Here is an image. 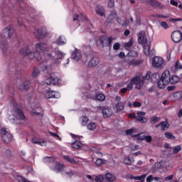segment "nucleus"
<instances>
[{
	"label": "nucleus",
	"mask_w": 182,
	"mask_h": 182,
	"mask_svg": "<svg viewBox=\"0 0 182 182\" xmlns=\"http://www.w3.org/2000/svg\"><path fill=\"white\" fill-rule=\"evenodd\" d=\"M34 35L40 39H43V38H46V36H48V30L45 28L36 29L34 31Z\"/></svg>",
	"instance_id": "10"
},
{
	"label": "nucleus",
	"mask_w": 182,
	"mask_h": 182,
	"mask_svg": "<svg viewBox=\"0 0 182 182\" xmlns=\"http://www.w3.org/2000/svg\"><path fill=\"white\" fill-rule=\"evenodd\" d=\"M144 46V53L145 55H146V56H150V53H151V51H150V49H151V47H150V43H148L145 45H143Z\"/></svg>",
	"instance_id": "29"
},
{
	"label": "nucleus",
	"mask_w": 182,
	"mask_h": 182,
	"mask_svg": "<svg viewBox=\"0 0 182 182\" xmlns=\"http://www.w3.org/2000/svg\"><path fill=\"white\" fill-rule=\"evenodd\" d=\"M105 178L106 181H108V182L116 181V176H114L113 173H106L105 176Z\"/></svg>",
	"instance_id": "23"
},
{
	"label": "nucleus",
	"mask_w": 182,
	"mask_h": 182,
	"mask_svg": "<svg viewBox=\"0 0 182 182\" xmlns=\"http://www.w3.org/2000/svg\"><path fill=\"white\" fill-rule=\"evenodd\" d=\"M133 106H134V107H141V102H138V101H135L133 103Z\"/></svg>",
	"instance_id": "61"
},
{
	"label": "nucleus",
	"mask_w": 182,
	"mask_h": 182,
	"mask_svg": "<svg viewBox=\"0 0 182 182\" xmlns=\"http://www.w3.org/2000/svg\"><path fill=\"white\" fill-rule=\"evenodd\" d=\"M132 137H134L136 140H145L146 139V134L144 132L139 133L138 134H132Z\"/></svg>",
	"instance_id": "27"
},
{
	"label": "nucleus",
	"mask_w": 182,
	"mask_h": 182,
	"mask_svg": "<svg viewBox=\"0 0 182 182\" xmlns=\"http://www.w3.org/2000/svg\"><path fill=\"white\" fill-rule=\"evenodd\" d=\"M72 146H73V149H80V147H82V144H81L80 141H75V142L73 143Z\"/></svg>",
	"instance_id": "42"
},
{
	"label": "nucleus",
	"mask_w": 182,
	"mask_h": 182,
	"mask_svg": "<svg viewBox=\"0 0 182 182\" xmlns=\"http://www.w3.org/2000/svg\"><path fill=\"white\" fill-rule=\"evenodd\" d=\"M132 83H134V85H136V89L140 90V89L143 87V85H144V80H143L141 76H136L132 79Z\"/></svg>",
	"instance_id": "7"
},
{
	"label": "nucleus",
	"mask_w": 182,
	"mask_h": 182,
	"mask_svg": "<svg viewBox=\"0 0 182 182\" xmlns=\"http://www.w3.org/2000/svg\"><path fill=\"white\" fill-rule=\"evenodd\" d=\"M103 176L102 175H99L95 176V180L96 182H102L103 181Z\"/></svg>",
	"instance_id": "49"
},
{
	"label": "nucleus",
	"mask_w": 182,
	"mask_h": 182,
	"mask_svg": "<svg viewBox=\"0 0 182 182\" xmlns=\"http://www.w3.org/2000/svg\"><path fill=\"white\" fill-rule=\"evenodd\" d=\"M146 177H147V175L144 174L141 176H131V178L134 180H139L141 182H144V178H146Z\"/></svg>",
	"instance_id": "38"
},
{
	"label": "nucleus",
	"mask_w": 182,
	"mask_h": 182,
	"mask_svg": "<svg viewBox=\"0 0 182 182\" xmlns=\"http://www.w3.org/2000/svg\"><path fill=\"white\" fill-rule=\"evenodd\" d=\"M174 68L176 70V72L178 70V69H180V70L182 69V64H181V63H180V60H177L175 62Z\"/></svg>",
	"instance_id": "43"
},
{
	"label": "nucleus",
	"mask_w": 182,
	"mask_h": 182,
	"mask_svg": "<svg viewBox=\"0 0 182 182\" xmlns=\"http://www.w3.org/2000/svg\"><path fill=\"white\" fill-rule=\"evenodd\" d=\"M161 127V130L166 131L170 127V124H168L167 122H161L156 125V127Z\"/></svg>",
	"instance_id": "22"
},
{
	"label": "nucleus",
	"mask_w": 182,
	"mask_h": 182,
	"mask_svg": "<svg viewBox=\"0 0 182 182\" xmlns=\"http://www.w3.org/2000/svg\"><path fill=\"white\" fill-rule=\"evenodd\" d=\"M81 126H87L89 122V117L87 116H82L79 119Z\"/></svg>",
	"instance_id": "25"
},
{
	"label": "nucleus",
	"mask_w": 182,
	"mask_h": 182,
	"mask_svg": "<svg viewBox=\"0 0 182 182\" xmlns=\"http://www.w3.org/2000/svg\"><path fill=\"white\" fill-rule=\"evenodd\" d=\"M129 55L132 56L133 58H136L137 56V52L136 51H129Z\"/></svg>",
	"instance_id": "64"
},
{
	"label": "nucleus",
	"mask_w": 182,
	"mask_h": 182,
	"mask_svg": "<svg viewBox=\"0 0 182 182\" xmlns=\"http://www.w3.org/2000/svg\"><path fill=\"white\" fill-rule=\"evenodd\" d=\"M152 66L156 69H163L166 66V60L161 57L154 56L152 59Z\"/></svg>",
	"instance_id": "4"
},
{
	"label": "nucleus",
	"mask_w": 182,
	"mask_h": 182,
	"mask_svg": "<svg viewBox=\"0 0 182 182\" xmlns=\"http://www.w3.org/2000/svg\"><path fill=\"white\" fill-rule=\"evenodd\" d=\"M160 25L162 28L164 29H168V25H167V23L166 21H162L160 23Z\"/></svg>",
	"instance_id": "55"
},
{
	"label": "nucleus",
	"mask_w": 182,
	"mask_h": 182,
	"mask_svg": "<svg viewBox=\"0 0 182 182\" xmlns=\"http://www.w3.org/2000/svg\"><path fill=\"white\" fill-rule=\"evenodd\" d=\"M21 53H23V55H31V53H32V48L31 47H27L25 49H23Z\"/></svg>",
	"instance_id": "40"
},
{
	"label": "nucleus",
	"mask_w": 182,
	"mask_h": 182,
	"mask_svg": "<svg viewBox=\"0 0 182 182\" xmlns=\"http://www.w3.org/2000/svg\"><path fill=\"white\" fill-rule=\"evenodd\" d=\"M178 82H180V77L177 75H173L170 78L169 83H171V85H176V83H178Z\"/></svg>",
	"instance_id": "33"
},
{
	"label": "nucleus",
	"mask_w": 182,
	"mask_h": 182,
	"mask_svg": "<svg viewBox=\"0 0 182 182\" xmlns=\"http://www.w3.org/2000/svg\"><path fill=\"white\" fill-rule=\"evenodd\" d=\"M49 134H50V136H52L53 137H57L58 139L62 141V138H60V136H59V135H58V134L53 133V132H49Z\"/></svg>",
	"instance_id": "62"
},
{
	"label": "nucleus",
	"mask_w": 182,
	"mask_h": 182,
	"mask_svg": "<svg viewBox=\"0 0 182 182\" xmlns=\"http://www.w3.org/2000/svg\"><path fill=\"white\" fill-rule=\"evenodd\" d=\"M3 33L5 36V38H12V35L15 33V31H14V28L11 27H7L3 31Z\"/></svg>",
	"instance_id": "16"
},
{
	"label": "nucleus",
	"mask_w": 182,
	"mask_h": 182,
	"mask_svg": "<svg viewBox=\"0 0 182 182\" xmlns=\"http://www.w3.org/2000/svg\"><path fill=\"white\" fill-rule=\"evenodd\" d=\"M55 43H57V45H59V46L66 45V38H65V37L60 36L56 40Z\"/></svg>",
	"instance_id": "28"
},
{
	"label": "nucleus",
	"mask_w": 182,
	"mask_h": 182,
	"mask_svg": "<svg viewBox=\"0 0 182 182\" xmlns=\"http://www.w3.org/2000/svg\"><path fill=\"white\" fill-rule=\"evenodd\" d=\"M64 159L65 160H66V161H68L74 166H77V164H79V162H77V161L75 160L73 158L70 157L69 156H65Z\"/></svg>",
	"instance_id": "30"
},
{
	"label": "nucleus",
	"mask_w": 182,
	"mask_h": 182,
	"mask_svg": "<svg viewBox=\"0 0 182 182\" xmlns=\"http://www.w3.org/2000/svg\"><path fill=\"white\" fill-rule=\"evenodd\" d=\"M59 83V78L58 77H50L47 78L44 82L43 85H58Z\"/></svg>",
	"instance_id": "12"
},
{
	"label": "nucleus",
	"mask_w": 182,
	"mask_h": 182,
	"mask_svg": "<svg viewBox=\"0 0 182 182\" xmlns=\"http://www.w3.org/2000/svg\"><path fill=\"white\" fill-rule=\"evenodd\" d=\"M39 73H40L39 69L35 68L32 73L33 77H36V76H38V75H39Z\"/></svg>",
	"instance_id": "53"
},
{
	"label": "nucleus",
	"mask_w": 182,
	"mask_h": 182,
	"mask_svg": "<svg viewBox=\"0 0 182 182\" xmlns=\"http://www.w3.org/2000/svg\"><path fill=\"white\" fill-rule=\"evenodd\" d=\"M100 63V58L97 56H94L90 58L89 63H88V66L90 68H95V66H97Z\"/></svg>",
	"instance_id": "13"
},
{
	"label": "nucleus",
	"mask_w": 182,
	"mask_h": 182,
	"mask_svg": "<svg viewBox=\"0 0 182 182\" xmlns=\"http://www.w3.org/2000/svg\"><path fill=\"white\" fill-rule=\"evenodd\" d=\"M66 176H68V177H72V176H75V174H76V173H75L73 171H69L65 172Z\"/></svg>",
	"instance_id": "58"
},
{
	"label": "nucleus",
	"mask_w": 182,
	"mask_h": 182,
	"mask_svg": "<svg viewBox=\"0 0 182 182\" xmlns=\"http://www.w3.org/2000/svg\"><path fill=\"white\" fill-rule=\"evenodd\" d=\"M138 43L139 45H147L149 43V40H147V34L146 31H140L138 36Z\"/></svg>",
	"instance_id": "8"
},
{
	"label": "nucleus",
	"mask_w": 182,
	"mask_h": 182,
	"mask_svg": "<svg viewBox=\"0 0 182 182\" xmlns=\"http://www.w3.org/2000/svg\"><path fill=\"white\" fill-rule=\"evenodd\" d=\"M54 164H55L54 170L57 173H59V171H62V170H63V165L58 163H54Z\"/></svg>",
	"instance_id": "36"
},
{
	"label": "nucleus",
	"mask_w": 182,
	"mask_h": 182,
	"mask_svg": "<svg viewBox=\"0 0 182 182\" xmlns=\"http://www.w3.org/2000/svg\"><path fill=\"white\" fill-rule=\"evenodd\" d=\"M0 45L1 46V48L6 45V39H5V38L0 37Z\"/></svg>",
	"instance_id": "52"
},
{
	"label": "nucleus",
	"mask_w": 182,
	"mask_h": 182,
	"mask_svg": "<svg viewBox=\"0 0 182 182\" xmlns=\"http://www.w3.org/2000/svg\"><path fill=\"white\" fill-rule=\"evenodd\" d=\"M109 8H113L114 6V0H108Z\"/></svg>",
	"instance_id": "56"
},
{
	"label": "nucleus",
	"mask_w": 182,
	"mask_h": 182,
	"mask_svg": "<svg viewBox=\"0 0 182 182\" xmlns=\"http://www.w3.org/2000/svg\"><path fill=\"white\" fill-rule=\"evenodd\" d=\"M150 73H146L145 75L141 76V77H143V80H149L150 79Z\"/></svg>",
	"instance_id": "54"
},
{
	"label": "nucleus",
	"mask_w": 182,
	"mask_h": 182,
	"mask_svg": "<svg viewBox=\"0 0 182 182\" xmlns=\"http://www.w3.org/2000/svg\"><path fill=\"white\" fill-rule=\"evenodd\" d=\"M96 14H97V15H100V16H105V8H103L102 6H97L96 9Z\"/></svg>",
	"instance_id": "31"
},
{
	"label": "nucleus",
	"mask_w": 182,
	"mask_h": 182,
	"mask_svg": "<svg viewBox=\"0 0 182 182\" xmlns=\"http://www.w3.org/2000/svg\"><path fill=\"white\" fill-rule=\"evenodd\" d=\"M43 95L46 99H59L60 94L58 92L47 90L43 92Z\"/></svg>",
	"instance_id": "6"
},
{
	"label": "nucleus",
	"mask_w": 182,
	"mask_h": 182,
	"mask_svg": "<svg viewBox=\"0 0 182 182\" xmlns=\"http://www.w3.org/2000/svg\"><path fill=\"white\" fill-rule=\"evenodd\" d=\"M102 114L105 118L110 117V116L113 114V110L112 109V108H104L102 109Z\"/></svg>",
	"instance_id": "20"
},
{
	"label": "nucleus",
	"mask_w": 182,
	"mask_h": 182,
	"mask_svg": "<svg viewBox=\"0 0 182 182\" xmlns=\"http://www.w3.org/2000/svg\"><path fill=\"white\" fill-rule=\"evenodd\" d=\"M107 21L109 23L117 22V14H116L115 12L111 13L110 15L107 17Z\"/></svg>",
	"instance_id": "18"
},
{
	"label": "nucleus",
	"mask_w": 182,
	"mask_h": 182,
	"mask_svg": "<svg viewBox=\"0 0 182 182\" xmlns=\"http://www.w3.org/2000/svg\"><path fill=\"white\" fill-rule=\"evenodd\" d=\"M133 46V38H131L129 42L125 43L124 46L127 50H130L132 46Z\"/></svg>",
	"instance_id": "35"
},
{
	"label": "nucleus",
	"mask_w": 182,
	"mask_h": 182,
	"mask_svg": "<svg viewBox=\"0 0 182 182\" xmlns=\"http://www.w3.org/2000/svg\"><path fill=\"white\" fill-rule=\"evenodd\" d=\"M126 134L127 135H132V137H133V134H134V133H137V129H134V128H132V129H127L126 130L125 132Z\"/></svg>",
	"instance_id": "41"
},
{
	"label": "nucleus",
	"mask_w": 182,
	"mask_h": 182,
	"mask_svg": "<svg viewBox=\"0 0 182 182\" xmlns=\"http://www.w3.org/2000/svg\"><path fill=\"white\" fill-rule=\"evenodd\" d=\"M160 121V118L157 117H153L151 119V123H157V122H159Z\"/></svg>",
	"instance_id": "57"
},
{
	"label": "nucleus",
	"mask_w": 182,
	"mask_h": 182,
	"mask_svg": "<svg viewBox=\"0 0 182 182\" xmlns=\"http://www.w3.org/2000/svg\"><path fill=\"white\" fill-rule=\"evenodd\" d=\"M115 100L117 102L114 106V110H116L117 113L119 112H123L124 110V106H126V101H121L122 97L116 96Z\"/></svg>",
	"instance_id": "5"
},
{
	"label": "nucleus",
	"mask_w": 182,
	"mask_h": 182,
	"mask_svg": "<svg viewBox=\"0 0 182 182\" xmlns=\"http://www.w3.org/2000/svg\"><path fill=\"white\" fill-rule=\"evenodd\" d=\"M35 48L36 49H40V50H43V52H48L49 50V47L45 43H36L35 45Z\"/></svg>",
	"instance_id": "17"
},
{
	"label": "nucleus",
	"mask_w": 182,
	"mask_h": 182,
	"mask_svg": "<svg viewBox=\"0 0 182 182\" xmlns=\"http://www.w3.org/2000/svg\"><path fill=\"white\" fill-rule=\"evenodd\" d=\"M106 41H107V37H105V36H101L99 38V42H100V45H102V46H105Z\"/></svg>",
	"instance_id": "45"
},
{
	"label": "nucleus",
	"mask_w": 182,
	"mask_h": 182,
	"mask_svg": "<svg viewBox=\"0 0 182 182\" xmlns=\"http://www.w3.org/2000/svg\"><path fill=\"white\" fill-rule=\"evenodd\" d=\"M112 41H113V38L112 37H109V38L107 37V41H106L105 46H110V45H112Z\"/></svg>",
	"instance_id": "50"
},
{
	"label": "nucleus",
	"mask_w": 182,
	"mask_h": 182,
	"mask_svg": "<svg viewBox=\"0 0 182 182\" xmlns=\"http://www.w3.org/2000/svg\"><path fill=\"white\" fill-rule=\"evenodd\" d=\"M73 21H78L79 22L82 21H87V18L86 16L83 14H80V15H75V16L73 18Z\"/></svg>",
	"instance_id": "26"
},
{
	"label": "nucleus",
	"mask_w": 182,
	"mask_h": 182,
	"mask_svg": "<svg viewBox=\"0 0 182 182\" xmlns=\"http://www.w3.org/2000/svg\"><path fill=\"white\" fill-rule=\"evenodd\" d=\"M71 58L73 60L77 62L82 59V53H80L77 48H75L74 51L71 54Z\"/></svg>",
	"instance_id": "14"
},
{
	"label": "nucleus",
	"mask_w": 182,
	"mask_h": 182,
	"mask_svg": "<svg viewBox=\"0 0 182 182\" xmlns=\"http://www.w3.org/2000/svg\"><path fill=\"white\" fill-rule=\"evenodd\" d=\"M32 143H33V144H38L39 146H46L48 144L46 141L43 139H38L36 138L32 139Z\"/></svg>",
	"instance_id": "21"
},
{
	"label": "nucleus",
	"mask_w": 182,
	"mask_h": 182,
	"mask_svg": "<svg viewBox=\"0 0 182 182\" xmlns=\"http://www.w3.org/2000/svg\"><path fill=\"white\" fill-rule=\"evenodd\" d=\"M177 95H178V100H182V91H179V92H175V93L173 94V97H174L175 99H177Z\"/></svg>",
	"instance_id": "47"
},
{
	"label": "nucleus",
	"mask_w": 182,
	"mask_h": 182,
	"mask_svg": "<svg viewBox=\"0 0 182 182\" xmlns=\"http://www.w3.org/2000/svg\"><path fill=\"white\" fill-rule=\"evenodd\" d=\"M17 181L18 182H30L29 181H28V179H26L22 176H17Z\"/></svg>",
	"instance_id": "51"
},
{
	"label": "nucleus",
	"mask_w": 182,
	"mask_h": 182,
	"mask_svg": "<svg viewBox=\"0 0 182 182\" xmlns=\"http://www.w3.org/2000/svg\"><path fill=\"white\" fill-rule=\"evenodd\" d=\"M55 53V57L53 56V54L50 53H46L44 54V58L46 60H53V63L58 65V63H60V59L64 58L66 53L59 50H56Z\"/></svg>",
	"instance_id": "2"
},
{
	"label": "nucleus",
	"mask_w": 182,
	"mask_h": 182,
	"mask_svg": "<svg viewBox=\"0 0 182 182\" xmlns=\"http://www.w3.org/2000/svg\"><path fill=\"white\" fill-rule=\"evenodd\" d=\"M96 127H97V124L95 122H90L87 124V129L90 131H95L96 130Z\"/></svg>",
	"instance_id": "32"
},
{
	"label": "nucleus",
	"mask_w": 182,
	"mask_h": 182,
	"mask_svg": "<svg viewBox=\"0 0 182 182\" xmlns=\"http://www.w3.org/2000/svg\"><path fill=\"white\" fill-rule=\"evenodd\" d=\"M134 163V158L132 156H127L124 159V164L128 166H132Z\"/></svg>",
	"instance_id": "24"
},
{
	"label": "nucleus",
	"mask_w": 182,
	"mask_h": 182,
	"mask_svg": "<svg viewBox=\"0 0 182 182\" xmlns=\"http://www.w3.org/2000/svg\"><path fill=\"white\" fill-rule=\"evenodd\" d=\"M170 71L168 70H164L161 74V79L158 82V87L159 89H164L170 83Z\"/></svg>",
	"instance_id": "3"
},
{
	"label": "nucleus",
	"mask_w": 182,
	"mask_h": 182,
	"mask_svg": "<svg viewBox=\"0 0 182 182\" xmlns=\"http://www.w3.org/2000/svg\"><path fill=\"white\" fill-rule=\"evenodd\" d=\"M180 150H181V146H176L174 149H173V153L175 154H176L177 153H178V151H180Z\"/></svg>",
	"instance_id": "60"
},
{
	"label": "nucleus",
	"mask_w": 182,
	"mask_h": 182,
	"mask_svg": "<svg viewBox=\"0 0 182 182\" xmlns=\"http://www.w3.org/2000/svg\"><path fill=\"white\" fill-rule=\"evenodd\" d=\"M13 106L14 107L13 114L9 116V120L16 124H22V122L26 119L25 114H23L22 109L18 107L15 102H13Z\"/></svg>",
	"instance_id": "1"
},
{
	"label": "nucleus",
	"mask_w": 182,
	"mask_h": 182,
	"mask_svg": "<svg viewBox=\"0 0 182 182\" xmlns=\"http://www.w3.org/2000/svg\"><path fill=\"white\" fill-rule=\"evenodd\" d=\"M31 83L28 81H26L19 85L18 89L21 92H25L29 89Z\"/></svg>",
	"instance_id": "19"
},
{
	"label": "nucleus",
	"mask_w": 182,
	"mask_h": 182,
	"mask_svg": "<svg viewBox=\"0 0 182 182\" xmlns=\"http://www.w3.org/2000/svg\"><path fill=\"white\" fill-rule=\"evenodd\" d=\"M171 39L173 42L178 43L182 39V33L180 31H174L171 34Z\"/></svg>",
	"instance_id": "11"
},
{
	"label": "nucleus",
	"mask_w": 182,
	"mask_h": 182,
	"mask_svg": "<svg viewBox=\"0 0 182 182\" xmlns=\"http://www.w3.org/2000/svg\"><path fill=\"white\" fill-rule=\"evenodd\" d=\"M105 163H106V160L102 159H98L95 161L97 166H102V164H105Z\"/></svg>",
	"instance_id": "46"
},
{
	"label": "nucleus",
	"mask_w": 182,
	"mask_h": 182,
	"mask_svg": "<svg viewBox=\"0 0 182 182\" xmlns=\"http://www.w3.org/2000/svg\"><path fill=\"white\" fill-rule=\"evenodd\" d=\"M165 137H166V139H176V137H174V136L173 135V133L171 132H166Z\"/></svg>",
	"instance_id": "48"
},
{
	"label": "nucleus",
	"mask_w": 182,
	"mask_h": 182,
	"mask_svg": "<svg viewBox=\"0 0 182 182\" xmlns=\"http://www.w3.org/2000/svg\"><path fill=\"white\" fill-rule=\"evenodd\" d=\"M33 55L37 60H42V55H41V53L38 50L33 52Z\"/></svg>",
	"instance_id": "44"
},
{
	"label": "nucleus",
	"mask_w": 182,
	"mask_h": 182,
	"mask_svg": "<svg viewBox=\"0 0 182 182\" xmlns=\"http://www.w3.org/2000/svg\"><path fill=\"white\" fill-rule=\"evenodd\" d=\"M95 99L96 100H98V102H104V100L106 99V96H105L103 94H97L95 96Z\"/></svg>",
	"instance_id": "39"
},
{
	"label": "nucleus",
	"mask_w": 182,
	"mask_h": 182,
	"mask_svg": "<svg viewBox=\"0 0 182 182\" xmlns=\"http://www.w3.org/2000/svg\"><path fill=\"white\" fill-rule=\"evenodd\" d=\"M133 85H134V83L132 82V80H131L130 82L127 85V86L126 87L127 90H132L133 89Z\"/></svg>",
	"instance_id": "59"
},
{
	"label": "nucleus",
	"mask_w": 182,
	"mask_h": 182,
	"mask_svg": "<svg viewBox=\"0 0 182 182\" xmlns=\"http://www.w3.org/2000/svg\"><path fill=\"white\" fill-rule=\"evenodd\" d=\"M161 178L159 177H155L153 178V175H150L146 178V181L147 182H151V181H154V182H160Z\"/></svg>",
	"instance_id": "34"
},
{
	"label": "nucleus",
	"mask_w": 182,
	"mask_h": 182,
	"mask_svg": "<svg viewBox=\"0 0 182 182\" xmlns=\"http://www.w3.org/2000/svg\"><path fill=\"white\" fill-rule=\"evenodd\" d=\"M26 170H27V173H31L32 174H35V172L33 171V168L31 166H28L26 168Z\"/></svg>",
	"instance_id": "63"
},
{
	"label": "nucleus",
	"mask_w": 182,
	"mask_h": 182,
	"mask_svg": "<svg viewBox=\"0 0 182 182\" xmlns=\"http://www.w3.org/2000/svg\"><path fill=\"white\" fill-rule=\"evenodd\" d=\"M1 137L4 143H11L12 141V135L5 128L1 129Z\"/></svg>",
	"instance_id": "9"
},
{
	"label": "nucleus",
	"mask_w": 182,
	"mask_h": 182,
	"mask_svg": "<svg viewBox=\"0 0 182 182\" xmlns=\"http://www.w3.org/2000/svg\"><path fill=\"white\" fill-rule=\"evenodd\" d=\"M151 6H154V8H163V6L160 2L156 1V0H152L151 3Z\"/></svg>",
	"instance_id": "37"
},
{
	"label": "nucleus",
	"mask_w": 182,
	"mask_h": 182,
	"mask_svg": "<svg viewBox=\"0 0 182 182\" xmlns=\"http://www.w3.org/2000/svg\"><path fill=\"white\" fill-rule=\"evenodd\" d=\"M145 116L146 112H139L136 113V120L140 123H147V118Z\"/></svg>",
	"instance_id": "15"
}]
</instances>
